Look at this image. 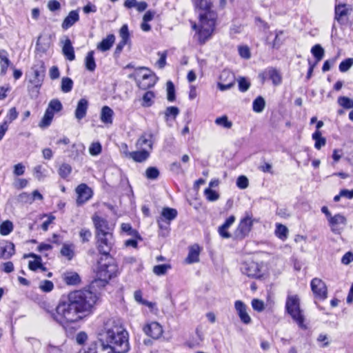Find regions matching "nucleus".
I'll list each match as a JSON object with an SVG mask.
<instances>
[{
	"label": "nucleus",
	"mask_w": 353,
	"mask_h": 353,
	"mask_svg": "<svg viewBox=\"0 0 353 353\" xmlns=\"http://www.w3.org/2000/svg\"><path fill=\"white\" fill-rule=\"evenodd\" d=\"M27 256H25L26 257ZM28 256L34 258V261H30L28 266L31 270L35 271L41 269L42 271H46V268L41 264V258L35 254H30Z\"/></svg>",
	"instance_id": "nucleus-29"
},
{
	"label": "nucleus",
	"mask_w": 353,
	"mask_h": 353,
	"mask_svg": "<svg viewBox=\"0 0 353 353\" xmlns=\"http://www.w3.org/2000/svg\"><path fill=\"white\" fill-rule=\"evenodd\" d=\"M194 6L199 14V21L191 22L192 28L195 30V37L199 42L204 43L213 34L217 15L211 9V0H197Z\"/></svg>",
	"instance_id": "nucleus-3"
},
{
	"label": "nucleus",
	"mask_w": 353,
	"mask_h": 353,
	"mask_svg": "<svg viewBox=\"0 0 353 353\" xmlns=\"http://www.w3.org/2000/svg\"><path fill=\"white\" fill-rule=\"evenodd\" d=\"M72 171V168L69 164L63 163L59 169V174L62 178L68 177Z\"/></svg>",
	"instance_id": "nucleus-49"
},
{
	"label": "nucleus",
	"mask_w": 353,
	"mask_h": 353,
	"mask_svg": "<svg viewBox=\"0 0 353 353\" xmlns=\"http://www.w3.org/2000/svg\"><path fill=\"white\" fill-rule=\"evenodd\" d=\"M78 353H101L97 343H92L88 346H84Z\"/></svg>",
	"instance_id": "nucleus-39"
},
{
	"label": "nucleus",
	"mask_w": 353,
	"mask_h": 353,
	"mask_svg": "<svg viewBox=\"0 0 353 353\" xmlns=\"http://www.w3.org/2000/svg\"><path fill=\"white\" fill-rule=\"evenodd\" d=\"M18 117V112L15 108H12L9 110L6 118L8 119V122L11 123L14 120H15Z\"/></svg>",
	"instance_id": "nucleus-64"
},
{
	"label": "nucleus",
	"mask_w": 353,
	"mask_h": 353,
	"mask_svg": "<svg viewBox=\"0 0 353 353\" xmlns=\"http://www.w3.org/2000/svg\"><path fill=\"white\" fill-rule=\"evenodd\" d=\"M265 105V102L264 99L262 97H258L253 101V110L257 113L261 112L264 110Z\"/></svg>",
	"instance_id": "nucleus-38"
},
{
	"label": "nucleus",
	"mask_w": 353,
	"mask_h": 353,
	"mask_svg": "<svg viewBox=\"0 0 353 353\" xmlns=\"http://www.w3.org/2000/svg\"><path fill=\"white\" fill-rule=\"evenodd\" d=\"M145 334L154 339L160 338L163 334V328L157 322H152L143 327Z\"/></svg>",
	"instance_id": "nucleus-13"
},
{
	"label": "nucleus",
	"mask_w": 353,
	"mask_h": 353,
	"mask_svg": "<svg viewBox=\"0 0 353 353\" xmlns=\"http://www.w3.org/2000/svg\"><path fill=\"white\" fill-rule=\"evenodd\" d=\"M137 82L138 86L143 89L146 90L152 86H153L155 83V78L154 75L148 73H143L139 75V77L137 79Z\"/></svg>",
	"instance_id": "nucleus-15"
},
{
	"label": "nucleus",
	"mask_w": 353,
	"mask_h": 353,
	"mask_svg": "<svg viewBox=\"0 0 353 353\" xmlns=\"http://www.w3.org/2000/svg\"><path fill=\"white\" fill-rule=\"evenodd\" d=\"M275 226V236L280 240L285 241L288 239L289 235L288 228L285 225L279 223H276Z\"/></svg>",
	"instance_id": "nucleus-28"
},
{
	"label": "nucleus",
	"mask_w": 353,
	"mask_h": 353,
	"mask_svg": "<svg viewBox=\"0 0 353 353\" xmlns=\"http://www.w3.org/2000/svg\"><path fill=\"white\" fill-rule=\"evenodd\" d=\"M310 287L314 296V303L316 304L317 301H323L327 299V286L321 279H313L310 282Z\"/></svg>",
	"instance_id": "nucleus-7"
},
{
	"label": "nucleus",
	"mask_w": 353,
	"mask_h": 353,
	"mask_svg": "<svg viewBox=\"0 0 353 353\" xmlns=\"http://www.w3.org/2000/svg\"><path fill=\"white\" fill-rule=\"evenodd\" d=\"M74 245L73 243H63L60 253L68 260H71L74 256Z\"/></svg>",
	"instance_id": "nucleus-30"
},
{
	"label": "nucleus",
	"mask_w": 353,
	"mask_h": 353,
	"mask_svg": "<svg viewBox=\"0 0 353 353\" xmlns=\"http://www.w3.org/2000/svg\"><path fill=\"white\" fill-rule=\"evenodd\" d=\"M253 309L257 312H262L264 310V303L263 301L254 299L252 301Z\"/></svg>",
	"instance_id": "nucleus-61"
},
{
	"label": "nucleus",
	"mask_w": 353,
	"mask_h": 353,
	"mask_svg": "<svg viewBox=\"0 0 353 353\" xmlns=\"http://www.w3.org/2000/svg\"><path fill=\"white\" fill-rule=\"evenodd\" d=\"M97 300V295L90 290L72 292L59 302L52 316L62 325L78 322L92 313Z\"/></svg>",
	"instance_id": "nucleus-1"
},
{
	"label": "nucleus",
	"mask_w": 353,
	"mask_h": 353,
	"mask_svg": "<svg viewBox=\"0 0 353 353\" xmlns=\"http://www.w3.org/2000/svg\"><path fill=\"white\" fill-rule=\"evenodd\" d=\"M92 219L95 228L96 236L112 234L113 227L106 219L96 214L92 216Z\"/></svg>",
	"instance_id": "nucleus-8"
},
{
	"label": "nucleus",
	"mask_w": 353,
	"mask_h": 353,
	"mask_svg": "<svg viewBox=\"0 0 353 353\" xmlns=\"http://www.w3.org/2000/svg\"><path fill=\"white\" fill-rule=\"evenodd\" d=\"M167 99L169 101L175 100V89L173 83L170 81L166 83Z\"/></svg>",
	"instance_id": "nucleus-44"
},
{
	"label": "nucleus",
	"mask_w": 353,
	"mask_h": 353,
	"mask_svg": "<svg viewBox=\"0 0 353 353\" xmlns=\"http://www.w3.org/2000/svg\"><path fill=\"white\" fill-rule=\"evenodd\" d=\"M152 134H142L136 143V146L139 149L147 148L148 151L152 150Z\"/></svg>",
	"instance_id": "nucleus-25"
},
{
	"label": "nucleus",
	"mask_w": 353,
	"mask_h": 353,
	"mask_svg": "<svg viewBox=\"0 0 353 353\" xmlns=\"http://www.w3.org/2000/svg\"><path fill=\"white\" fill-rule=\"evenodd\" d=\"M317 341L322 343V344L320 345L321 347H325L330 345L328 336L325 334H320L317 338Z\"/></svg>",
	"instance_id": "nucleus-63"
},
{
	"label": "nucleus",
	"mask_w": 353,
	"mask_h": 353,
	"mask_svg": "<svg viewBox=\"0 0 353 353\" xmlns=\"http://www.w3.org/2000/svg\"><path fill=\"white\" fill-rule=\"evenodd\" d=\"M351 9L346 4H339L335 6V20L340 23H344L350 14Z\"/></svg>",
	"instance_id": "nucleus-16"
},
{
	"label": "nucleus",
	"mask_w": 353,
	"mask_h": 353,
	"mask_svg": "<svg viewBox=\"0 0 353 353\" xmlns=\"http://www.w3.org/2000/svg\"><path fill=\"white\" fill-rule=\"evenodd\" d=\"M241 272L249 278L258 279L261 276V267L253 261H246L241 264Z\"/></svg>",
	"instance_id": "nucleus-9"
},
{
	"label": "nucleus",
	"mask_w": 353,
	"mask_h": 353,
	"mask_svg": "<svg viewBox=\"0 0 353 353\" xmlns=\"http://www.w3.org/2000/svg\"><path fill=\"white\" fill-rule=\"evenodd\" d=\"M119 36L121 37V41L116 48L117 52H120L123 50V47L130 41V34L128 28L126 24L123 25L121 28L119 30Z\"/></svg>",
	"instance_id": "nucleus-22"
},
{
	"label": "nucleus",
	"mask_w": 353,
	"mask_h": 353,
	"mask_svg": "<svg viewBox=\"0 0 353 353\" xmlns=\"http://www.w3.org/2000/svg\"><path fill=\"white\" fill-rule=\"evenodd\" d=\"M121 228L123 232L128 233L129 235L139 237L138 232L133 230L129 223H123L121 225Z\"/></svg>",
	"instance_id": "nucleus-53"
},
{
	"label": "nucleus",
	"mask_w": 353,
	"mask_h": 353,
	"mask_svg": "<svg viewBox=\"0 0 353 353\" xmlns=\"http://www.w3.org/2000/svg\"><path fill=\"white\" fill-rule=\"evenodd\" d=\"M89 152L92 156L99 155L101 152V145L99 142L91 143L89 148Z\"/></svg>",
	"instance_id": "nucleus-52"
},
{
	"label": "nucleus",
	"mask_w": 353,
	"mask_h": 353,
	"mask_svg": "<svg viewBox=\"0 0 353 353\" xmlns=\"http://www.w3.org/2000/svg\"><path fill=\"white\" fill-rule=\"evenodd\" d=\"M159 174V170L154 167H150L145 171V175L148 179H156Z\"/></svg>",
	"instance_id": "nucleus-56"
},
{
	"label": "nucleus",
	"mask_w": 353,
	"mask_h": 353,
	"mask_svg": "<svg viewBox=\"0 0 353 353\" xmlns=\"http://www.w3.org/2000/svg\"><path fill=\"white\" fill-rule=\"evenodd\" d=\"M88 101L86 99H81L78 103L74 112L75 118L80 121L83 119L87 114L88 109Z\"/></svg>",
	"instance_id": "nucleus-19"
},
{
	"label": "nucleus",
	"mask_w": 353,
	"mask_h": 353,
	"mask_svg": "<svg viewBox=\"0 0 353 353\" xmlns=\"http://www.w3.org/2000/svg\"><path fill=\"white\" fill-rule=\"evenodd\" d=\"M141 150L134 152H125L126 157L132 159L136 162H143L147 160L150 156V152L147 148L140 149Z\"/></svg>",
	"instance_id": "nucleus-18"
},
{
	"label": "nucleus",
	"mask_w": 353,
	"mask_h": 353,
	"mask_svg": "<svg viewBox=\"0 0 353 353\" xmlns=\"http://www.w3.org/2000/svg\"><path fill=\"white\" fill-rule=\"evenodd\" d=\"M53 117H54L53 112H50V111L46 110L44 116L42 118L41 121H40L39 126L41 128H45L48 127L50 125Z\"/></svg>",
	"instance_id": "nucleus-37"
},
{
	"label": "nucleus",
	"mask_w": 353,
	"mask_h": 353,
	"mask_svg": "<svg viewBox=\"0 0 353 353\" xmlns=\"http://www.w3.org/2000/svg\"><path fill=\"white\" fill-rule=\"evenodd\" d=\"M338 103L345 109H350L353 108V100L347 97H339Z\"/></svg>",
	"instance_id": "nucleus-47"
},
{
	"label": "nucleus",
	"mask_w": 353,
	"mask_h": 353,
	"mask_svg": "<svg viewBox=\"0 0 353 353\" xmlns=\"http://www.w3.org/2000/svg\"><path fill=\"white\" fill-rule=\"evenodd\" d=\"M170 268L171 266L168 264L158 265L154 266L153 272L157 276L164 275Z\"/></svg>",
	"instance_id": "nucleus-45"
},
{
	"label": "nucleus",
	"mask_w": 353,
	"mask_h": 353,
	"mask_svg": "<svg viewBox=\"0 0 353 353\" xmlns=\"http://www.w3.org/2000/svg\"><path fill=\"white\" fill-rule=\"evenodd\" d=\"M179 110L176 107L170 106L168 107L165 112V116L166 118H168L170 116H172L173 118H176V117L179 114Z\"/></svg>",
	"instance_id": "nucleus-60"
},
{
	"label": "nucleus",
	"mask_w": 353,
	"mask_h": 353,
	"mask_svg": "<svg viewBox=\"0 0 353 353\" xmlns=\"http://www.w3.org/2000/svg\"><path fill=\"white\" fill-rule=\"evenodd\" d=\"M73 86V81L69 77H63L61 80V90L67 93L72 90Z\"/></svg>",
	"instance_id": "nucleus-43"
},
{
	"label": "nucleus",
	"mask_w": 353,
	"mask_h": 353,
	"mask_svg": "<svg viewBox=\"0 0 353 353\" xmlns=\"http://www.w3.org/2000/svg\"><path fill=\"white\" fill-rule=\"evenodd\" d=\"M3 256L6 255V258H9L14 253V245L12 243H9L5 248H2Z\"/></svg>",
	"instance_id": "nucleus-58"
},
{
	"label": "nucleus",
	"mask_w": 353,
	"mask_h": 353,
	"mask_svg": "<svg viewBox=\"0 0 353 353\" xmlns=\"http://www.w3.org/2000/svg\"><path fill=\"white\" fill-rule=\"evenodd\" d=\"M177 216V211L174 208H164L161 212V216L157 219V223L159 228H163V222L166 219L169 224L170 221L174 220Z\"/></svg>",
	"instance_id": "nucleus-17"
},
{
	"label": "nucleus",
	"mask_w": 353,
	"mask_h": 353,
	"mask_svg": "<svg viewBox=\"0 0 353 353\" xmlns=\"http://www.w3.org/2000/svg\"><path fill=\"white\" fill-rule=\"evenodd\" d=\"M79 236L83 243L89 241L92 236V233L90 230L86 228H82L79 232Z\"/></svg>",
	"instance_id": "nucleus-59"
},
{
	"label": "nucleus",
	"mask_w": 353,
	"mask_h": 353,
	"mask_svg": "<svg viewBox=\"0 0 353 353\" xmlns=\"http://www.w3.org/2000/svg\"><path fill=\"white\" fill-rule=\"evenodd\" d=\"M97 343L101 353H127L130 350L129 334L119 319L105 322Z\"/></svg>",
	"instance_id": "nucleus-2"
},
{
	"label": "nucleus",
	"mask_w": 353,
	"mask_h": 353,
	"mask_svg": "<svg viewBox=\"0 0 353 353\" xmlns=\"http://www.w3.org/2000/svg\"><path fill=\"white\" fill-rule=\"evenodd\" d=\"M114 112L112 108L108 105L102 107L100 112V120L106 125H110L113 123Z\"/></svg>",
	"instance_id": "nucleus-21"
},
{
	"label": "nucleus",
	"mask_w": 353,
	"mask_h": 353,
	"mask_svg": "<svg viewBox=\"0 0 353 353\" xmlns=\"http://www.w3.org/2000/svg\"><path fill=\"white\" fill-rule=\"evenodd\" d=\"M77 194V203L80 205L88 201L92 196V190L85 183H81L76 188Z\"/></svg>",
	"instance_id": "nucleus-11"
},
{
	"label": "nucleus",
	"mask_w": 353,
	"mask_h": 353,
	"mask_svg": "<svg viewBox=\"0 0 353 353\" xmlns=\"http://www.w3.org/2000/svg\"><path fill=\"white\" fill-rule=\"evenodd\" d=\"M200 252L201 249L199 245L194 244L190 246L188 256L185 259V262L188 264L199 262Z\"/></svg>",
	"instance_id": "nucleus-24"
},
{
	"label": "nucleus",
	"mask_w": 353,
	"mask_h": 353,
	"mask_svg": "<svg viewBox=\"0 0 353 353\" xmlns=\"http://www.w3.org/2000/svg\"><path fill=\"white\" fill-rule=\"evenodd\" d=\"M39 288L45 292H51L54 288V284L48 280H43L40 282Z\"/></svg>",
	"instance_id": "nucleus-50"
},
{
	"label": "nucleus",
	"mask_w": 353,
	"mask_h": 353,
	"mask_svg": "<svg viewBox=\"0 0 353 353\" xmlns=\"http://www.w3.org/2000/svg\"><path fill=\"white\" fill-rule=\"evenodd\" d=\"M220 82L228 83L230 81L236 82L234 74L230 70H225L222 71L220 75Z\"/></svg>",
	"instance_id": "nucleus-40"
},
{
	"label": "nucleus",
	"mask_w": 353,
	"mask_h": 353,
	"mask_svg": "<svg viewBox=\"0 0 353 353\" xmlns=\"http://www.w3.org/2000/svg\"><path fill=\"white\" fill-rule=\"evenodd\" d=\"M249 181L248 179L245 176H240L238 177L236 180V185L240 189H245L248 187Z\"/></svg>",
	"instance_id": "nucleus-57"
},
{
	"label": "nucleus",
	"mask_w": 353,
	"mask_h": 353,
	"mask_svg": "<svg viewBox=\"0 0 353 353\" xmlns=\"http://www.w3.org/2000/svg\"><path fill=\"white\" fill-rule=\"evenodd\" d=\"M257 220L253 217L252 213L246 212L234 232V237L236 239H243L248 236L252 230L254 223Z\"/></svg>",
	"instance_id": "nucleus-5"
},
{
	"label": "nucleus",
	"mask_w": 353,
	"mask_h": 353,
	"mask_svg": "<svg viewBox=\"0 0 353 353\" xmlns=\"http://www.w3.org/2000/svg\"><path fill=\"white\" fill-rule=\"evenodd\" d=\"M310 52L316 59V62L320 61L324 57L325 50L319 44L314 45Z\"/></svg>",
	"instance_id": "nucleus-33"
},
{
	"label": "nucleus",
	"mask_w": 353,
	"mask_h": 353,
	"mask_svg": "<svg viewBox=\"0 0 353 353\" xmlns=\"http://www.w3.org/2000/svg\"><path fill=\"white\" fill-rule=\"evenodd\" d=\"M62 109L61 103L58 99H53L50 101L48 104V107L47 108V111L53 112H59Z\"/></svg>",
	"instance_id": "nucleus-46"
},
{
	"label": "nucleus",
	"mask_w": 353,
	"mask_h": 353,
	"mask_svg": "<svg viewBox=\"0 0 353 353\" xmlns=\"http://www.w3.org/2000/svg\"><path fill=\"white\" fill-rule=\"evenodd\" d=\"M204 194L209 201H215L219 198V194L216 191L212 190L210 188L205 190Z\"/></svg>",
	"instance_id": "nucleus-48"
},
{
	"label": "nucleus",
	"mask_w": 353,
	"mask_h": 353,
	"mask_svg": "<svg viewBox=\"0 0 353 353\" xmlns=\"http://www.w3.org/2000/svg\"><path fill=\"white\" fill-rule=\"evenodd\" d=\"M154 94L151 91L145 92L142 97L141 105L143 107H150L154 103Z\"/></svg>",
	"instance_id": "nucleus-36"
},
{
	"label": "nucleus",
	"mask_w": 353,
	"mask_h": 353,
	"mask_svg": "<svg viewBox=\"0 0 353 353\" xmlns=\"http://www.w3.org/2000/svg\"><path fill=\"white\" fill-rule=\"evenodd\" d=\"M328 221L332 231L335 234H340L346 223V219L343 215L338 214L330 216Z\"/></svg>",
	"instance_id": "nucleus-12"
},
{
	"label": "nucleus",
	"mask_w": 353,
	"mask_h": 353,
	"mask_svg": "<svg viewBox=\"0 0 353 353\" xmlns=\"http://www.w3.org/2000/svg\"><path fill=\"white\" fill-rule=\"evenodd\" d=\"M85 68L88 70L93 72L96 68V63L94 58V51L88 52L85 59Z\"/></svg>",
	"instance_id": "nucleus-32"
},
{
	"label": "nucleus",
	"mask_w": 353,
	"mask_h": 353,
	"mask_svg": "<svg viewBox=\"0 0 353 353\" xmlns=\"http://www.w3.org/2000/svg\"><path fill=\"white\" fill-rule=\"evenodd\" d=\"M62 52L69 61H73L75 59L74 48L72 42L68 37H65L64 40H61Z\"/></svg>",
	"instance_id": "nucleus-20"
},
{
	"label": "nucleus",
	"mask_w": 353,
	"mask_h": 353,
	"mask_svg": "<svg viewBox=\"0 0 353 353\" xmlns=\"http://www.w3.org/2000/svg\"><path fill=\"white\" fill-rule=\"evenodd\" d=\"M267 74L272 79L274 85H279L281 83V76L278 70L274 68L268 70Z\"/></svg>",
	"instance_id": "nucleus-34"
},
{
	"label": "nucleus",
	"mask_w": 353,
	"mask_h": 353,
	"mask_svg": "<svg viewBox=\"0 0 353 353\" xmlns=\"http://www.w3.org/2000/svg\"><path fill=\"white\" fill-rule=\"evenodd\" d=\"M250 86V83L245 79V78L241 77L239 79V88L240 91L245 92L249 89Z\"/></svg>",
	"instance_id": "nucleus-62"
},
{
	"label": "nucleus",
	"mask_w": 353,
	"mask_h": 353,
	"mask_svg": "<svg viewBox=\"0 0 353 353\" xmlns=\"http://www.w3.org/2000/svg\"><path fill=\"white\" fill-rule=\"evenodd\" d=\"M13 228L12 222L9 220L5 221L0 225V234L2 236H7L12 232Z\"/></svg>",
	"instance_id": "nucleus-35"
},
{
	"label": "nucleus",
	"mask_w": 353,
	"mask_h": 353,
	"mask_svg": "<svg viewBox=\"0 0 353 353\" xmlns=\"http://www.w3.org/2000/svg\"><path fill=\"white\" fill-rule=\"evenodd\" d=\"M353 65V59L348 58L343 61L339 65V70L341 72H347Z\"/></svg>",
	"instance_id": "nucleus-51"
},
{
	"label": "nucleus",
	"mask_w": 353,
	"mask_h": 353,
	"mask_svg": "<svg viewBox=\"0 0 353 353\" xmlns=\"http://www.w3.org/2000/svg\"><path fill=\"white\" fill-rule=\"evenodd\" d=\"M288 313L298 323L300 327L307 329L303 325V318L299 307V299L297 295L288 294L285 303Z\"/></svg>",
	"instance_id": "nucleus-4"
},
{
	"label": "nucleus",
	"mask_w": 353,
	"mask_h": 353,
	"mask_svg": "<svg viewBox=\"0 0 353 353\" xmlns=\"http://www.w3.org/2000/svg\"><path fill=\"white\" fill-rule=\"evenodd\" d=\"M43 71L40 72L38 70H34V79L31 81L37 87L40 86L43 81Z\"/></svg>",
	"instance_id": "nucleus-54"
},
{
	"label": "nucleus",
	"mask_w": 353,
	"mask_h": 353,
	"mask_svg": "<svg viewBox=\"0 0 353 353\" xmlns=\"http://www.w3.org/2000/svg\"><path fill=\"white\" fill-rule=\"evenodd\" d=\"M115 41V37L114 34H108L105 39H103L99 43L97 44V49L102 52L109 50L112 46Z\"/></svg>",
	"instance_id": "nucleus-27"
},
{
	"label": "nucleus",
	"mask_w": 353,
	"mask_h": 353,
	"mask_svg": "<svg viewBox=\"0 0 353 353\" xmlns=\"http://www.w3.org/2000/svg\"><path fill=\"white\" fill-rule=\"evenodd\" d=\"M284 40V32L283 30L276 31L275 38L272 43V47L279 48L283 44Z\"/></svg>",
	"instance_id": "nucleus-42"
},
{
	"label": "nucleus",
	"mask_w": 353,
	"mask_h": 353,
	"mask_svg": "<svg viewBox=\"0 0 353 353\" xmlns=\"http://www.w3.org/2000/svg\"><path fill=\"white\" fill-rule=\"evenodd\" d=\"M34 175L39 180H42L45 176V170L43 168L42 165H38L34 168Z\"/></svg>",
	"instance_id": "nucleus-55"
},
{
	"label": "nucleus",
	"mask_w": 353,
	"mask_h": 353,
	"mask_svg": "<svg viewBox=\"0 0 353 353\" xmlns=\"http://www.w3.org/2000/svg\"><path fill=\"white\" fill-rule=\"evenodd\" d=\"M234 307L242 323L250 324L252 321L251 317L247 312V307L241 301H236L234 303Z\"/></svg>",
	"instance_id": "nucleus-14"
},
{
	"label": "nucleus",
	"mask_w": 353,
	"mask_h": 353,
	"mask_svg": "<svg viewBox=\"0 0 353 353\" xmlns=\"http://www.w3.org/2000/svg\"><path fill=\"white\" fill-rule=\"evenodd\" d=\"M312 139L315 141L314 147L318 150H320L326 143L325 138L322 137L321 132L319 130H316L312 134Z\"/></svg>",
	"instance_id": "nucleus-31"
},
{
	"label": "nucleus",
	"mask_w": 353,
	"mask_h": 353,
	"mask_svg": "<svg viewBox=\"0 0 353 353\" xmlns=\"http://www.w3.org/2000/svg\"><path fill=\"white\" fill-rule=\"evenodd\" d=\"M215 123L226 129H230L232 126V121H229L228 117L225 115L216 118L215 119Z\"/></svg>",
	"instance_id": "nucleus-41"
},
{
	"label": "nucleus",
	"mask_w": 353,
	"mask_h": 353,
	"mask_svg": "<svg viewBox=\"0 0 353 353\" xmlns=\"http://www.w3.org/2000/svg\"><path fill=\"white\" fill-rule=\"evenodd\" d=\"M79 19V16L77 10H72L69 12L68 15L64 19L61 27L64 30H67L72 26Z\"/></svg>",
	"instance_id": "nucleus-26"
},
{
	"label": "nucleus",
	"mask_w": 353,
	"mask_h": 353,
	"mask_svg": "<svg viewBox=\"0 0 353 353\" xmlns=\"http://www.w3.org/2000/svg\"><path fill=\"white\" fill-rule=\"evenodd\" d=\"M117 271V265L112 259L107 257L104 262L102 261L99 262L97 274L99 279L107 282L116 275Z\"/></svg>",
	"instance_id": "nucleus-6"
},
{
	"label": "nucleus",
	"mask_w": 353,
	"mask_h": 353,
	"mask_svg": "<svg viewBox=\"0 0 353 353\" xmlns=\"http://www.w3.org/2000/svg\"><path fill=\"white\" fill-rule=\"evenodd\" d=\"M13 67L10 60L8 58V53L6 50H0V68L1 74L5 75L7 73L8 68Z\"/></svg>",
	"instance_id": "nucleus-23"
},
{
	"label": "nucleus",
	"mask_w": 353,
	"mask_h": 353,
	"mask_svg": "<svg viewBox=\"0 0 353 353\" xmlns=\"http://www.w3.org/2000/svg\"><path fill=\"white\" fill-rule=\"evenodd\" d=\"M97 247L99 252L108 257L112 247V234H107L104 236H96Z\"/></svg>",
	"instance_id": "nucleus-10"
}]
</instances>
